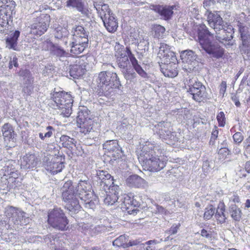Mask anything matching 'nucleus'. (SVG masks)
Returning <instances> with one entry per match:
<instances>
[{
	"mask_svg": "<svg viewBox=\"0 0 250 250\" xmlns=\"http://www.w3.org/2000/svg\"><path fill=\"white\" fill-rule=\"evenodd\" d=\"M76 190L71 181L66 182L62 188V197L63 201H69V195L73 196Z\"/></svg>",
	"mask_w": 250,
	"mask_h": 250,
	"instance_id": "bb28decb",
	"label": "nucleus"
},
{
	"mask_svg": "<svg viewBox=\"0 0 250 250\" xmlns=\"http://www.w3.org/2000/svg\"><path fill=\"white\" fill-rule=\"evenodd\" d=\"M97 176L101 184H104V186L109 188L113 184V178L106 171L99 170L97 173Z\"/></svg>",
	"mask_w": 250,
	"mask_h": 250,
	"instance_id": "c85d7f7f",
	"label": "nucleus"
},
{
	"mask_svg": "<svg viewBox=\"0 0 250 250\" xmlns=\"http://www.w3.org/2000/svg\"><path fill=\"white\" fill-rule=\"evenodd\" d=\"M67 7H75L79 11L83 14H86L87 10L84 7L83 0H67Z\"/></svg>",
	"mask_w": 250,
	"mask_h": 250,
	"instance_id": "c9c22d12",
	"label": "nucleus"
},
{
	"mask_svg": "<svg viewBox=\"0 0 250 250\" xmlns=\"http://www.w3.org/2000/svg\"><path fill=\"white\" fill-rule=\"evenodd\" d=\"M227 88V83L226 81H222L219 86V93L223 97L224 96Z\"/></svg>",
	"mask_w": 250,
	"mask_h": 250,
	"instance_id": "680f3d73",
	"label": "nucleus"
},
{
	"mask_svg": "<svg viewBox=\"0 0 250 250\" xmlns=\"http://www.w3.org/2000/svg\"><path fill=\"white\" fill-rule=\"evenodd\" d=\"M77 195V192L73 196L69 195V201H64L65 203V208L70 212H75L79 210L81 208V206L76 197Z\"/></svg>",
	"mask_w": 250,
	"mask_h": 250,
	"instance_id": "a878e982",
	"label": "nucleus"
},
{
	"mask_svg": "<svg viewBox=\"0 0 250 250\" xmlns=\"http://www.w3.org/2000/svg\"><path fill=\"white\" fill-rule=\"evenodd\" d=\"M175 62H168L160 65L161 71L166 77L173 78L178 75L177 64Z\"/></svg>",
	"mask_w": 250,
	"mask_h": 250,
	"instance_id": "4be33fe9",
	"label": "nucleus"
},
{
	"mask_svg": "<svg viewBox=\"0 0 250 250\" xmlns=\"http://www.w3.org/2000/svg\"><path fill=\"white\" fill-rule=\"evenodd\" d=\"M2 3L0 8H3L9 13L15 14L16 3L13 0H0Z\"/></svg>",
	"mask_w": 250,
	"mask_h": 250,
	"instance_id": "4c0bfd02",
	"label": "nucleus"
},
{
	"mask_svg": "<svg viewBox=\"0 0 250 250\" xmlns=\"http://www.w3.org/2000/svg\"><path fill=\"white\" fill-rule=\"evenodd\" d=\"M93 197L95 198V197L93 195L92 197L87 198L85 200H81L83 202L84 206L85 208L94 209L96 207V205L98 203V201L96 199L93 200L91 199Z\"/></svg>",
	"mask_w": 250,
	"mask_h": 250,
	"instance_id": "49530a36",
	"label": "nucleus"
},
{
	"mask_svg": "<svg viewBox=\"0 0 250 250\" xmlns=\"http://www.w3.org/2000/svg\"><path fill=\"white\" fill-rule=\"evenodd\" d=\"M77 123L81 132L86 134L91 131L93 127V121L88 116L87 109H84L79 112Z\"/></svg>",
	"mask_w": 250,
	"mask_h": 250,
	"instance_id": "9b49d317",
	"label": "nucleus"
},
{
	"mask_svg": "<svg viewBox=\"0 0 250 250\" xmlns=\"http://www.w3.org/2000/svg\"><path fill=\"white\" fill-rule=\"evenodd\" d=\"M88 40L84 38L83 40L72 39L71 43V53L78 55L82 53L85 48L88 46Z\"/></svg>",
	"mask_w": 250,
	"mask_h": 250,
	"instance_id": "5701e85b",
	"label": "nucleus"
},
{
	"mask_svg": "<svg viewBox=\"0 0 250 250\" xmlns=\"http://www.w3.org/2000/svg\"><path fill=\"white\" fill-rule=\"evenodd\" d=\"M85 70L84 66L80 64V61L79 60L78 64L70 65L69 74L73 78H78L84 74Z\"/></svg>",
	"mask_w": 250,
	"mask_h": 250,
	"instance_id": "7c9ffc66",
	"label": "nucleus"
},
{
	"mask_svg": "<svg viewBox=\"0 0 250 250\" xmlns=\"http://www.w3.org/2000/svg\"><path fill=\"white\" fill-rule=\"evenodd\" d=\"M137 151L139 162L145 169L152 172L158 171L165 166L167 161V158L161 155V150L154 142L150 141L143 142Z\"/></svg>",
	"mask_w": 250,
	"mask_h": 250,
	"instance_id": "f257e3e1",
	"label": "nucleus"
},
{
	"mask_svg": "<svg viewBox=\"0 0 250 250\" xmlns=\"http://www.w3.org/2000/svg\"><path fill=\"white\" fill-rule=\"evenodd\" d=\"M102 21L108 32H114L117 30L118 27V22L112 13L111 15L103 19Z\"/></svg>",
	"mask_w": 250,
	"mask_h": 250,
	"instance_id": "cd10ccee",
	"label": "nucleus"
},
{
	"mask_svg": "<svg viewBox=\"0 0 250 250\" xmlns=\"http://www.w3.org/2000/svg\"><path fill=\"white\" fill-rule=\"evenodd\" d=\"M9 165L10 164H8V165H6L5 167H4V170L5 172V173L4 174L5 175L6 174L9 175H11L12 177L13 176V174L14 173V168H13L12 167H10L9 168Z\"/></svg>",
	"mask_w": 250,
	"mask_h": 250,
	"instance_id": "338daca9",
	"label": "nucleus"
},
{
	"mask_svg": "<svg viewBox=\"0 0 250 250\" xmlns=\"http://www.w3.org/2000/svg\"><path fill=\"white\" fill-rule=\"evenodd\" d=\"M216 118L219 126L224 127L226 124V118L224 113L223 111H220L218 113Z\"/></svg>",
	"mask_w": 250,
	"mask_h": 250,
	"instance_id": "6e6d98bb",
	"label": "nucleus"
},
{
	"mask_svg": "<svg viewBox=\"0 0 250 250\" xmlns=\"http://www.w3.org/2000/svg\"><path fill=\"white\" fill-rule=\"evenodd\" d=\"M13 14L12 13H9L3 8H0V32L2 34H8L9 22L12 20Z\"/></svg>",
	"mask_w": 250,
	"mask_h": 250,
	"instance_id": "6ab92c4d",
	"label": "nucleus"
},
{
	"mask_svg": "<svg viewBox=\"0 0 250 250\" xmlns=\"http://www.w3.org/2000/svg\"><path fill=\"white\" fill-rule=\"evenodd\" d=\"M198 39L202 48L211 57L220 58L223 57L224 50L217 43L210 42L212 34L209 32L205 24H201L198 28Z\"/></svg>",
	"mask_w": 250,
	"mask_h": 250,
	"instance_id": "20e7f679",
	"label": "nucleus"
},
{
	"mask_svg": "<svg viewBox=\"0 0 250 250\" xmlns=\"http://www.w3.org/2000/svg\"><path fill=\"white\" fill-rule=\"evenodd\" d=\"M11 225L8 219H4L0 222V230L1 232H5V231L10 228Z\"/></svg>",
	"mask_w": 250,
	"mask_h": 250,
	"instance_id": "864d4df0",
	"label": "nucleus"
},
{
	"mask_svg": "<svg viewBox=\"0 0 250 250\" xmlns=\"http://www.w3.org/2000/svg\"><path fill=\"white\" fill-rule=\"evenodd\" d=\"M225 210V206L223 202H220L218 205L216 209L215 217L217 220L220 223H223L226 221L227 219L226 215L224 213Z\"/></svg>",
	"mask_w": 250,
	"mask_h": 250,
	"instance_id": "e433bc0d",
	"label": "nucleus"
},
{
	"mask_svg": "<svg viewBox=\"0 0 250 250\" xmlns=\"http://www.w3.org/2000/svg\"><path fill=\"white\" fill-rule=\"evenodd\" d=\"M64 167L62 157L57 156L53 157L51 161L47 162L45 168L52 174H55L61 172Z\"/></svg>",
	"mask_w": 250,
	"mask_h": 250,
	"instance_id": "aec40b11",
	"label": "nucleus"
},
{
	"mask_svg": "<svg viewBox=\"0 0 250 250\" xmlns=\"http://www.w3.org/2000/svg\"><path fill=\"white\" fill-rule=\"evenodd\" d=\"M185 84L188 92L195 101L200 102L203 100L205 95L206 88L196 78L189 77V79L186 81Z\"/></svg>",
	"mask_w": 250,
	"mask_h": 250,
	"instance_id": "0eeeda50",
	"label": "nucleus"
},
{
	"mask_svg": "<svg viewBox=\"0 0 250 250\" xmlns=\"http://www.w3.org/2000/svg\"><path fill=\"white\" fill-rule=\"evenodd\" d=\"M176 9L177 8L176 5L153 6V10L160 15L162 19L166 21L171 19L173 14V10Z\"/></svg>",
	"mask_w": 250,
	"mask_h": 250,
	"instance_id": "412c9836",
	"label": "nucleus"
},
{
	"mask_svg": "<svg viewBox=\"0 0 250 250\" xmlns=\"http://www.w3.org/2000/svg\"><path fill=\"white\" fill-rule=\"evenodd\" d=\"M180 226V224L179 223L178 224H174L171 226L169 229L167 230L165 232V233L168 235V236L165 238V241H166L169 239L172 240L173 238L171 237L170 236L177 233L179 229Z\"/></svg>",
	"mask_w": 250,
	"mask_h": 250,
	"instance_id": "c03bdc74",
	"label": "nucleus"
},
{
	"mask_svg": "<svg viewBox=\"0 0 250 250\" xmlns=\"http://www.w3.org/2000/svg\"><path fill=\"white\" fill-rule=\"evenodd\" d=\"M48 222L53 228L64 230L69 221L62 209L60 208H55L48 213Z\"/></svg>",
	"mask_w": 250,
	"mask_h": 250,
	"instance_id": "423d86ee",
	"label": "nucleus"
},
{
	"mask_svg": "<svg viewBox=\"0 0 250 250\" xmlns=\"http://www.w3.org/2000/svg\"><path fill=\"white\" fill-rule=\"evenodd\" d=\"M233 139L236 144H239L243 141L244 136L242 133L237 132L233 135Z\"/></svg>",
	"mask_w": 250,
	"mask_h": 250,
	"instance_id": "13d9d810",
	"label": "nucleus"
},
{
	"mask_svg": "<svg viewBox=\"0 0 250 250\" xmlns=\"http://www.w3.org/2000/svg\"><path fill=\"white\" fill-rule=\"evenodd\" d=\"M91 184L86 180H80L75 190L77 196L81 200H86L93 196V191L92 190Z\"/></svg>",
	"mask_w": 250,
	"mask_h": 250,
	"instance_id": "f8f14e48",
	"label": "nucleus"
},
{
	"mask_svg": "<svg viewBox=\"0 0 250 250\" xmlns=\"http://www.w3.org/2000/svg\"><path fill=\"white\" fill-rule=\"evenodd\" d=\"M218 130L217 127L216 126H214L211 133V136L210 140V144L213 145L214 144L215 141L218 137Z\"/></svg>",
	"mask_w": 250,
	"mask_h": 250,
	"instance_id": "bf43d9fd",
	"label": "nucleus"
},
{
	"mask_svg": "<svg viewBox=\"0 0 250 250\" xmlns=\"http://www.w3.org/2000/svg\"><path fill=\"white\" fill-rule=\"evenodd\" d=\"M126 183L130 187L141 188L145 186L146 181L137 175H132L126 179Z\"/></svg>",
	"mask_w": 250,
	"mask_h": 250,
	"instance_id": "c756f323",
	"label": "nucleus"
},
{
	"mask_svg": "<svg viewBox=\"0 0 250 250\" xmlns=\"http://www.w3.org/2000/svg\"><path fill=\"white\" fill-rule=\"evenodd\" d=\"M18 59L17 58L14 56L13 58H10V60L9 61V67L10 69H11L14 65L15 67H17L18 66V63L17 62Z\"/></svg>",
	"mask_w": 250,
	"mask_h": 250,
	"instance_id": "0e129e2a",
	"label": "nucleus"
},
{
	"mask_svg": "<svg viewBox=\"0 0 250 250\" xmlns=\"http://www.w3.org/2000/svg\"><path fill=\"white\" fill-rule=\"evenodd\" d=\"M54 44H53L50 40H47L41 43L39 47L44 50H50L51 52Z\"/></svg>",
	"mask_w": 250,
	"mask_h": 250,
	"instance_id": "603ef678",
	"label": "nucleus"
},
{
	"mask_svg": "<svg viewBox=\"0 0 250 250\" xmlns=\"http://www.w3.org/2000/svg\"><path fill=\"white\" fill-rule=\"evenodd\" d=\"M28 82H26L23 88V91L27 95H30L32 93L34 87L33 86V80L32 78L27 79Z\"/></svg>",
	"mask_w": 250,
	"mask_h": 250,
	"instance_id": "de8ad7c7",
	"label": "nucleus"
},
{
	"mask_svg": "<svg viewBox=\"0 0 250 250\" xmlns=\"http://www.w3.org/2000/svg\"><path fill=\"white\" fill-rule=\"evenodd\" d=\"M73 39L83 40L84 38L88 39V32L86 31L84 27L81 25H75L72 29Z\"/></svg>",
	"mask_w": 250,
	"mask_h": 250,
	"instance_id": "473e14b6",
	"label": "nucleus"
},
{
	"mask_svg": "<svg viewBox=\"0 0 250 250\" xmlns=\"http://www.w3.org/2000/svg\"><path fill=\"white\" fill-rule=\"evenodd\" d=\"M20 35V32L16 30L14 32H11L5 39L6 47L9 49L14 50H18V39Z\"/></svg>",
	"mask_w": 250,
	"mask_h": 250,
	"instance_id": "b1692460",
	"label": "nucleus"
},
{
	"mask_svg": "<svg viewBox=\"0 0 250 250\" xmlns=\"http://www.w3.org/2000/svg\"><path fill=\"white\" fill-rule=\"evenodd\" d=\"M215 208L212 205H208L205 209L204 218L205 220H209L215 214Z\"/></svg>",
	"mask_w": 250,
	"mask_h": 250,
	"instance_id": "a18cd8bd",
	"label": "nucleus"
},
{
	"mask_svg": "<svg viewBox=\"0 0 250 250\" xmlns=\"http://www.w3.org/2000/svg\"><path fill=\"white\" fill-rule=\"evenodd\" d=\"M140 203L136 200V199H134V197L131 195V209H132V211L135 213H137L136 209L134 208H132V207L135 208L139 206Z\"/></svg>",
	"mask_w": 250,
	"mask_h": 250,
	"instance_id": "052dcab7",
	"label": "nucleus"
},
{
	"mask_svg": "<svg viewBox=\"0 0 250 250\" xmlns=\"http://www.w3.org/2000/svg\"><path fill=\"white\" fill-rule=\"evenodd\" d=\"M37 164V158L33 154H26L21 159V167L26 170L35 167Z\"/></svg>",
	"mask_w": 250,
	"mask_h": 250,
	"instance_id": "393cba45",
	"label": "nucleus"
},
{
	"mask_svg": "<svg viewBox=\"0 0 250 250\" xmlns=\"http://www.w3.org/2000/svg\"><path fill=\"white\" fill-rule=\"evenodd\" d=\"M49 22L50 16L48 14L42 15L31 25V33L39 36L42 35L46 31Z\"/></svg>",
	"mask_w": 250,
	"mask_h": 250,
	"instance_id": "9d476101",
	"label": "nucleus"
},
{
	"mask_svg": "<svg viewBox=\"0 0 250 250\" xmlns=\"http://www.w3.org/2000/svg\"><path fill=\"white\" fill-rule=\"evenodd\" d=\"M115 55L117 59L118 66L122 70L127 68L129 63L128 59H129L132 65L136 72L143 78L146 77V73L143 69L129 47L125 48L119 43H117L115 46Z\"/></svg>",
	"mask_w": 250,
	"mask_h": 250,
	"instance_id": "f03ea898",
	"label": "nucleus"
},
{
	"mask_svg": "<svg viewBox=\"0 0 250 250\" xmlns=\"http://www.w3.org/2000/svg\"><path fill=\"white\" fill-rule=\"evenodd\" d=\"M6 219L11 221L15 225H26L29 223L30 219L26 216V213L20 209L12 206L7 207L5 208Z\"/></svg>",
	"mask_w": 250,
	"mask_h": 250,
	"instance_id": "6e6552de",
	"label": "nucleus"
},
{
	"mask_svg": "<svg viewBox=\"0 0 250 250\" xmlns=\"http://www.w3.org/2000/svg\"><path fill=\"white\" fill-rule=\"evenodd\" d=\"M60 142L62 146L65 147L70 151L74 150V147H76V141L73 138H70L67 135H62L60 138Z\"/></svg>",
	"mask_w": 250,
	"mask_h": 250,
	"instance_id": "72a5a7b5",
	"label": "nucleus"
},
{
	"mask_svg": "<svg viewBox=\"0 0 250 250\" xmlns=\"http://www.w3.org/2000/svg\"><path fill=\"white\" fill-rule=\"evenodd\" d=\"M103 148L107 152L109 156L114 160L119 159L123 155L121 148L119 146L117 140H108L103 144Z\"/></svg>",
	"mask_w": 250,
	"mask_h": 250,
	"instance_id": "ddd939ff",
	"label": "nucleus"
},
{
	"mask_svg": "<svg viewBox=\"0 0 250 250\" xmlns=\"http://www.w3.org/2000/svg\"><path fill=\"white\" fill-rule=\"evenodd\" d=\"M228 198L229 199V202H232L235 204L240 203V199L237 192H230L228 194Z\"/></svg>",
	"mask_w": 250,
	"mask_h": 250,
	"instance_id": "5fc2aeb1",
	"label": "nucleus"
},
{
	"mask_svg": "<svg viewBox=\"0 0 250 250\" xmlns=\"http://www.w3.org/2000/svg\"><path fill=\"white\" fill-rule=\"evenodd\" d=\"M128 236L126 235H122L117 238L113 242V245L117 247H127Z\"/></svg>",
	"mask_w": 250,
	"mask_h": 250,
	"instance_id": "a19ab883",
	"label": "nucleus"
},
{
	"mask_svg": "<svg viewBox=\"0 0 250 250\" xmlns=\"http://www.w3.org/2000/svg\"><path fill=\"white\" fill-rule=\"evenodd\" d=\"M226 28L225 30L228 34L226 35V36L223 37V38L228 39V41H231L233 38L232 34L234 33L233 28L231 25H228Z\"/></svg>",
	"mask_w": 250,
	"mask_h": 250,
	"instance_id": "4d7b16f0",
	"label": "nucleus"
},
{
	"mask_svg": "<svg viewBox=\"0 0 250 250\" xmlns=\"http://www.w3.org/2000/svg\"><path fill=\"white\" fill-rule=\"evenodd\" d=\"M239 30L242 42L240 46L241 51L243 53L250 56V33L248 31V28L247 27L240 26Z\"/></svg>",
	"mask_w": 250,
	"mask_h": 250,
	"instance_id": "f3484780",
	"label": "nucleus"
},
{
	"mask_svg": "<svg viewBox=\"0 0 250 250\" xmlns=\"http://www.w3.org/2000/svg\"><path fill=\"white\" fill-rule=\"evenodd\" d=\"M165 30L164 27L159 24L154 25L152 28L154 37L158 39L164 37Z\"/></svg>",
	"mask_w": 250,
	"mask_h": 250,
	"instance_id": "79ce46f5",
	"label": "nucleus"
},
{
	"mask_svg": "<svg viewBox=\"0 0 250 250\" xmlns=\"http://www.w3.org/2000/svg\"><path fill=\"white\" fill-rule=\"evenodd\" d=\"M241 84H246L250 87V75L245 74L241 81Z\"/></svg>",
	"mask_w": 250,
	"mask_h": 250,
	"instance_id": "e2e57ef3",
	"label": "nucleus"
},
{
	"mask_svg": "<svg viewBox=\"0 0 250 250\" xmlns=\"http://www.w3.org/2000/svg\"><path fill=\"white\" fill-rule=\"evenodd\" d=\"M231 217L235 221H239L241 218L242 212L241 209L235 205H231L229 208Z\"/></svg>",
	"mask_w": 250,
	"mask_h": 250,
	"instance_id": "58836bf2",
	"label": "nucleus"
},
{
	"mask_svg": "<svg viewBox=\"0 0 250 250\" xmlns=\"http://www.w3.org/2000/svg\"><path fill=\"white\" fill-rule=\"evenodd\" d=\"M1 131L5 141H10L14 138V130L12 125L9 124H5L2 127Z\"/></svg>",
	"mask_w": 250,
	"mask_h": 250,
	"instance_id": "f704fd0d",
	"label": "nucleus"
},
{
	"mask_svg": "<svg viewBox=\"0 0 250 250\" xmlns=\"http://www.w3.org/2000/svg\"><path fill=\"white\" fill-rule=\"evenodd\" d=\"M169 123L160 122L155 125L154 131L159 135L160 138L166 141L168 144H174L178 141L175 136V132L171 131Z\"/></svg>",
	"mask_w": 250,
	"mask_h": 250,
	"instance_id": "1a4fd4ad",
	"label": "nucleus"
},
{
	"mask_svg": "<svg viewBox=\"0 0 250 250\" xmlns=\"http://www.w3.org/2000/svg\"><path fill=\"white\" fill-rule=\"evenodd\" d=\"M205 16L207 17L208 25L213 28L215 32L225 26L222 18L217 12H211L207 10L205 13Z\"/></svg>",
	"mask_w": 250,
	"mask_h": 250,
	"instance_id": "2eb2a0df",
	"label": "nucleus"
},
{
	"mask_svg": "<svg viewBox=\"0 0 250 250\" xmlns=\"http://www.w3.org/2000/svg\"><path fill=\"white\" fill-rule=\"evenodd\" d=\"M244 144L245 151L247 153H250V134L244 142Z\"/></svg>",
	"mask_w": 250,
	"mask_h": 250,
	"instance_id": "69168bd1",
	"label": "nucleus"
},
{
	"mask_svg": "<svg viewBox=\"0 0 250 250\" xmlns=\"http://www.w3.org/2000/svg\"><path fill=\"white\" fill-rule=\"evenodd\" d=\"M51 53L60 58L67 57L69 56V54L61 47L56 44L53 47Z\"/></svg>",
	"mask_w": 250,
	"mask_h": 250,
	"instance_id": "ea45409f",
	"label": "nucleus"
},
{
	"mask_svg": "<svg viewBox=\"0 0 250 250\" xmlns=\"http://www.w3.org/2000/svg\"><path fill=\"white\" fill-rule=\"evenodd\" d=\"M158 57L161 60V63L176 62L177 60L175 53L170 50L169 45L161 43L158 53Z\"/></svg>",
	"mask_w": 250,
	"mask_h": 250,
	"instance_id": "4468645a",
	"label": "nucleus"
},
{
	"mask_svg": "<svg viewBox=\"0 0 250 250\" xmlns=\"http://www.w3.org/2000/svg\"><path fill=\"white\" fill-rule=\"evenodd\" d=\"M122 201V208H125L126 209H129L131 208V194L129 195H125L124 197H123L121 200Z\"/></svg>",
	"mask_w": 250,
	"mask_h": 250,
	"instance_id": "09e8293b",
	"label": "nucleus"
},
{
	"mask_svg": "<svg viewBox=\"0 0 250 250\" xmlns=\"http://www.w3.org/2000/svg\"><path fill=\"white\" fill-rule=\"evenodd\" d=\"M51 98L59 110L58 113L66 117L71 115L73 100L70 94L63 91H54L51 94Z\"/></svg>",
	"mask_w": 250,
	"mask_h": 250,
	"instance_id": "39448f33",
	"label": "nucleus"
},
{
	"mask_svg": "<svg viewBox=\"0 0 250 250\" xmlns=\"http://www.w3.org/2000/svg\"><path fill=\"white\" fill-rule=\"evenodd\" d=\"M46 129L47 131L44 134V137H45L46 138L51 137L53 134V131H54V128L51 126H48Z\"/></svg>",
	"mask_w": 250,
	"mask_h": 250,
	"instance_id": "774afa93",
	"label": "nucleus"
},
{
	"mask_svg": "<svg viewBox=\"0 0 250 250\" xmlns=\"http://www.w3.org/2000/svg\"><path fill=\"white\" fill-rule=\"evenodd\" d=\"M122 72L126 80L131 81L136 77V74L133 70H129L128 68L122 70Z\"/></svg>",
	"mask_w": 250,
	"mask_h": 250,
	"instance_id": "3c124183",
	"label": "nucleus"
},
{
	"mask_svg": "<svg viewBox=\"0 0 250 250\" xmlns=\"http://www.w3.org/2000/svg\"><path fill=\"white\" fill-rule=\"evenodd\" d=\"M68 34V31L66 28L59 26L55 28V37L57 39H61L65 37Z\"/></svg>",
	"mask_w": 250,
	"mask_h": 250,
	"instance_id": "37998d69",
	"label": "nucleus"
},
{
	"mask_svg": "<svg viewBox=\"0 0 250 250\" xmlns=\"http://www.w3.org/2000/svg\"><path fill=\"white\" fill-rule=\"evenodd\" d=\"M97 81L99 87L98 95L106 97L112 96L115 89L118 88L121 85L116 73L109 71L100 72Z\"/></svg>",
	"mask_w": 250,
	"mask_h": 250,
	"instance_id": "7ed1b4c3",
	"label": "nucleus"
},
{
	"mask_svg": "<svg viewBox=\"0 0 250 250\" xmlns=\"http://www.w3.org/2000/svg\"><path fill=\"white\" fill-rule=\"evenodd\" d=\"M228 34L225 30V26L223 27L222 29H220L218 31L216 32V38L220 42L222 43H224V41H228L227 39H223V37L226 36V35Z\"/></svg>",
	"mask_w": 250,
	"mask_h": 250,
	"instance_id": "8fccbe9b",
	"label": "nucleus"
},
{
	"mask_svg": "<svg viewBox=\"0 0 250 250\" xmlns=\"http://www.w3.org/2000/svg\"><path fill=\"white\" fill-rule=\"evenodd\" d=\"M181 58L183 62H185L188 65V68L190 70H193L199 65L196 54L191 50H186L182 51Z\"/></svg>",
	"mask_w": 250,
	"mask_h": 250,
	"instance_id": "dca6fc26",
	"label": "nucleus"
},
{
	"mask_svg": "<svg viewBox=\"0 0 250 250\" xmlns=\"http://www.w3.org/2000/svg\"><path fill=\"white\" fill-rule=\"evenodd\" d=\"M94 7L96 8L102 20L108 16L111 15L107 4L102 2L99 3L94 2Z\"/></svg>",
	"mask_w": 250,
	"mask_h": 250,
	"instance_id": "2f4dec72",
	"label": "nucleus"
},
{
	"mask_svg": "<svg viewBox=\"0 0 250 250\" xmlns=\"http://www.w3.org/2000/svg\"><path fill=\"white\" fill-rule=\"evenodd\" d=\"M108 191L106 192V197L103 199L105 205H113L118 201V194L120 191L119 187L117 185L110 186Z\"/></svg>",
	"mask_w": 250,
	"mask_h": 250,
	"instance_id": "a211bd4d",
	"label": "nucleus"
}]
</instances>
